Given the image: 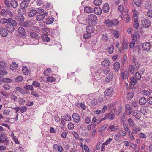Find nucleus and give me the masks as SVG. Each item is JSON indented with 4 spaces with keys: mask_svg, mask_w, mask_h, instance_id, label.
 I'll list each match as a JSON object with an SVG mask.
<instances>
[{
    "mask_svg": "<svg viewBox=\"0 0 152 152\" xmlns=\"http://www.w3.org/2000/svg\"><path fill=\"white\" fill-rule=\"evenodd\" d=\"M11 20L7 24L6 27L8 32L12 33L15 30L14 26L17 25V23L13 19Z\"/></svg>",
    "mask_w": 152,
    "mask_h": 152,
    "instance_id": "obj_1",
    "label": "nucleus"
},
{
    "mask_svg": "<svg viewBox=\"0 0 152 152\" xmlns=\"http://www.w3.org/2000/svg\"><path fill=\"white\" fill-rule=\"evenodd\" d=\"M129 74V73L127 71H124V70H122L120 74V76L122 80H123L124 78L126 79H127Z\"/></svg>",
    "mask_w": 152,
    "mask_h": 152,
    "instance_id": "obj_2",
    "label": "nucleus"
},
{
    "mask_svg": "<svg viewBox=\"0 0 152 152\" xmlns=\"http://www.w3.org/2000/svg\"><path fill=\"white\" fill-rule=\"evenodd\" d=\"M151 47V44L148 42H145L142 44V47L143 50H145L148 51Z\"/></svg>",
    "mask_w": 152,
    "mask_h": 152,
    "instance_id": "obj_3",
    "label": "nucleus"
},
{
    "mask_svg": "<svg viewBox=\"0 0 152 152\" xmlns=\"http://www.w3.org/2000/svg\"><path fill=\"white\" fill-rule=\"evenodd\" d=\"M30 34V36L32 38L38 41V40L39 39L40 37L38 36V34L34 31H31L29 33ZM39 42L36 44H37Z\"/></svg>",
    "mask_w": 152,
    "mask_h": 152,
    "instance_id": "obj_4",
    "label": "nucleus"
},
{
    "mask_svg": "<svg viewBox=\"0 0 152 152\" xmlns=\"http://www.w3.org/2000/svg\"><path fill=\"white\" fill-rule=\"evenodd\" d=\"M19 34L22 37H26V32L24 29L22 27H19L18 29Z\"/></svg>",
    "mask_w": 152,
    "mask_h": 152,
    "instance_id": "obj_5",
    "label": "nucleus"
},
{
    "mask_svg": "<svg viewBox=\"0 0 152 152\" xmlns=\"http://www.w3.org/2000/svg\"><path fill=\"white\" fill-rule=\"evenodd\" d=\"M88 19L89 20L91 21L92 22H93L96 21L97 18L95 15L91 14L88 15Z\"/></svg>",
    "mask_w": 152,
    "mask_h": 152,
    "instance_id": "obj_6",
    "label": "nucleus"
},
{
    "mask_svg": "<svg viewBox=\"0 0 152 152\" xmlns=\"http://www.w3.org/2000/svg\"><path fill=\"white\" fill-rule=\"evenodd\" d=\"M125 112L127 115H130L132 111V109L130 106L128 104L125 105Z\"/></svg>",
    "mask_w": 152,
    "mask_h": 152,
    "instance_id": "obj_7",
    "label": "nucleus"
},
{
    "mask_svg": "<svg viewBox=\"0 0 152 152\" xmlns=\"http://www.w3.org/2000/svg\"><path fill=\"white\" fill-rule=\"evenodd\" d=\"M142 23L144 27L147 28L150 26L151 22L149 20L145 19L142 21Z\"/></svg>",
    "mask_w": 152,
    "mask_h": 152,
    "instance_id": "obj_8",
    "label": "nucleus"
},
{
    "mask_svg": "<svg viewBox=\"0 0 152 152\" xmlns=\"http://www.w3.org/2000/svg\"><path fill=\"white\" fill-rule=\"evenodd\" d=\"M95 31V28L92 26H89L86 27V32L91 34L94 33Z\"/></svg>",
    "mask_w": 152,
    "mask_h": 152,
    "instance_id": "obj_9",
    "label": "nucleus"
},
{
    "mask_svg": "<svg viewBox=\"0 0 152 152\" xmlns=\"http://www.w3.org/2000/svg\"><path fill=\"white\" fill-rule=\"evenodd\" d=\"M0 34L3 37H6L7 35V30L3 27L0 28Z\"/></svg>",
    "mask_w": 152,
    "mask_h": 152,
    "instance_id": "obj_10",
    "label": "nucleus"
},
{
    "mask_svg": "<svg viewBox=\"0 0 152 152\" xmlns=\"http://www.w3.org/2000/svg\"><path fill=\"white\" fill-rule=\"evenodd\" d=\"M13 109H17V110L15 112V113H16L20 110V111L22 113H23L24 112L26 111L27 110V108L26 107L24 106H21L20 107H15Z\"/></svg>",
    "mask_w": 152,
    "mask_h": 152,
    "instance_id": "obj_11",
    "label": "nucleus"
},
{
    "mask_svg": "<svg viewBox=\"0 0 152 152\" xmlns=\"http://www.w3.org/2000/svg\"><path fill=\"white\" fill-rule=\"evenodd\" d=\"M0 142L4 143L5 145H8L9 141L7 137L5 135L3 137H0Z\"/></svg>",
    "mask_w": 152,
    "mask_h": 152,
    "instance_id": "obj_12",
    "label": "nucleus"
},
{
    "mask_svg": "<svg viewBox=\"0 0 152 152\" xmlns=\"http://www.w3.org/2000/svg\"><path fill=\"white\" fill-rule=\"evenodd\" d=\"M140 111L143 115H147L148 114L150 113L148 108L146 107H144L141 109Z\"/></svg>",
    "mask_w": 152,
    "mask_h": 152,
    "instance_id": "obj_13",
    "label": "nucleus"
},
{
    "mask_svg": "<svg viewBox=\"0 0 152 152\" xmlns=\"http://www.w3.org/2000/svg\"><path fill=\"white\" fill-rule=\"evenodd\" d=\"M48 13L45 12L43 14H39L36 17V19L38 21L42 20L45 17V16H47Z\"/></svg>",
    "mask_w": 152,
    "mask_h": 152,
    "instance_id": "obj_14",
    "label": "nucleus"
},
{
    "mask_svg": "<svg viewBox=\"0 0 152 152\" xmlns=\"http://www.w3.org/2000/svg\"><path fill=\"white\" fill-rule=\"evenodd\" d=\"M72 118L74 121L76 123H78L80 120L79 115L77 113H74L72 115Z\"/></svg>",
    "mask_w": 152,
    "mask_h": 152,
    "instance_id": "obj_15",
    "label": "nucleus"
},
{
    "mask_svg": "<svg viewBox=\"0 0 152 152\" xmlns=\"http://www.w3.org/2000/svg\"><path fill=\"white\" fill-rule=\"evenodd\" d=\"M140 113L141 111L140 112L138 110H134L133 113L134 116L136 119H139L141 118Z\"/></svg>",
    "mask_w": 152,
    "mask_h": 152,
    "instance_id": "obj_16",
    "label": "nucleus"
},
{
    "mask_svg": "<svg viewBox=\"0 0 152 152\" xmlns=\"http://www.w3.org/2000/svg\"><path fill=\"white\" fill-rule=\"evenodd\" d=\"M12 19L11 18H9L8 19H6L5 18H2L0 20V23L2 24H7V23H9Z\"/></svg>",
    "mask_w": 152,
    "mask_h": 152,
    "instance_id": "obj_17",
    "label": "nucleus"
},
{
    "mask_svg": "<svg viewBox=\"0 0 152 152\" xmlns=\"http://www.w3.org/2000/svg\"><path fill=\"white\" fill-rule=\"evenodd\" d=\"M113 91V89L111 88H110L105 90L104 92V95L106 96H109L112 94Z\"/></svg>",
    "mask_w": 152,
    "mask_h": 152,
    "instance_id": "obj_18",
    "label": "nucleus"
},
{
    "mask_svg": "<svg viewBox=\"0 0 152 152\" xmlns=\"http://www.w3.org/2000/svg\"><path fill=\"white\" fill-rule=\"evenodd\" d=\"M28 5V2L24 1L23 0L20 4V6L21 9H24L27 7Z\"/></svg>",
    "mask_w": 152,
    "mask_h": 152,
    "instance_id": "obj_19",
    "label": "nucleus"
},
{
    "mask_svg": "<svg viewBox=\"0 0 152 152\" xmlns=\"http://www.w3.org/2000/svg\"><path fill=\"white\" fill-rule=\"evenodd\" d=\"M87 100L89 102L90 104L93 106L96 105L97 103L96 99H89Z\"/></svg>",
    "mask_w": 152,
    "mask_h": 152,
    "instance_id": "obj_20",
    "label": "nucleus"
},
{
    "mask_svg": "<svg viewBox=\"0 0 152 152\" xmlns=\"http://www.w3.org/2000/svg\"><path fill=\"white\" fill-rule=\"evenodd\" d=\"M109 7L108 4L107 3H105L103 7V11L105 13H107L109 10Z\"/></svg>",
    "mask_w": 152,
    "mask_h": 152,
    "instance_id": "obj_21",
    "label": "nucleus"
},
{
    "mask_svg": "<svg viewBox=\"0 0 152 152\" xmlns=\"http://www.w3.org/2000/svg\"><path fill=\"white\" fill-rule=\"evenodd\" d=\"M41 37L42 40L45 42L49 41L50 40V38L45 34H42Z\"/></svg>",
    "mask_w": 152,
    "mask_h": 152,
    "instance_id": "obj_22",
    "label": "nucleus"
},
{
    "mask_svg": "<svg viewBox=\"0 0 152 152\" xmlns=\"http://www.w3.org/2000/svg\"><path fill=\"white\" fill-rule=\"evenodd\" d=\"M111 23V19H107L105 20L104 23L107 27L110 28L112 27Z\"/></svg>",
    "mask_w": 152,
    "mask_h": 152,
    "instance_id": "obj_23",
    "label": "nucleus"
},
{
    "mask_svg": "<svg viewBox=\"0 0 152 152\" xmlns=\"http://www.w3.org/2000/svg\"><path fill=\"white\" fill-rule=\"evenodd\" d=\"M93 11L95 13L99 15H100L102 12L101 9L99 7L94 8Z\"/></svg>",
    "mask_w": 152,
    "mask_h": 152,
    "instance_id": "obj_24",
    "label": "nucleus"
},
{
    "mask_svg": "<svg viewBox=\"0 0 152 152\" xmlns=\"http://www.w3.org/2000/svg\"><path fill=\"white\" fill-rule=\"evenodd\" d=\"M44 74L45 76H48L52 74V71L50 68H47L45 70Z\"/></svg>",
    "mask_w": 152,
    "mask_h": 152,
    "instance_id": "obj_25",
    "label": "nucleus"
},
{
    "mask_svg": "<svg viewBox=\"0 0 152 152\" xmlns=\"http://www.w3.org/2000/svg\"><path fill=\"white\" fill-rule=\"evenodd\" d=\"M114 76L113 73H110L106 77L105 80L107 82L110 81L113 78Z\"/></svg>",
    "mask_w": 152,
    "mask_h": 152,
    "instance_id": "obj_26",
    "label": "nucleus"
},
{
    "mask_svg": "<svg viewBox=\"0 0 152 152\" xmlns=\"http://www.w3.org/2000/svg\"><path fill=\"white\" fill-rule=\"evenodd\" d=\"M120 67V64L118 62H115L113 65V68L115 71H118Z\"/></svg>",
    "mask_w": 152,
    "mask_h": 152,
    "instance_id": "obj_27",
    "label": "nucleus"
},
{
    "mask_svg": "<svg viewBox=\"0 0 152 152\" xmlns=\"http://www.w3.org/2000/svg\"><path fill=\"white\" fill-rule=\"evenodd\" d=\"M84 11L85 12L89 13L92 12L93 11V8L90 7L86 6L84 8Z\"/></svg>",
    "mask_w": 152,
    "mask_h": 152,
    "instance_id": "obj_28",
    "label": "nucleus"
},
{
    "mask_svg": "<svg viewBox=\"0 0 152 152\" xmlns=\"http://www.w3.org/2000/svg\"><path fill=\"white\" fill-rule=\"evenodd\" d=\"M54 18L53 17H49L46 19V23L48 24H50L53 23L54 21Z\"/></svg>",
    "mask_w": 152,
    "mask_h": 152,
    "instance_id": "obj_29",
    "label": "nucleus"
},
{
    "mask_svg": "<svg viewBox=\"0 0 152 152\" xmlns=\"http://www.w3.org/2000/svg\"><path fill=\"white\" fill-rule=\"evenodd\" d=\"M129 69L130 73L132 74H134V71L136 69H137L135 66L132 65H130L129 66Z\"/></svg>",
    "mask_w": 152,
    "mask_h": 152,
    "instance_id": "obj_30",
    "label": "nucleus"
},
{
    "mask_svg": "<svg viewBox=\"0 0 152 152\" xmlns=\"http://www.w3.org/2000/svg\"><path fill=\"white\" fill-rule=\"evenodd\" d=\"M101 64L103 66H107L110 65V63L108 60H104L102 62Z\"/></svg>",
    "mask_w": 152,
    "mask_h": 152,
    "instance_id": "obj_31",
    "label": "nucleus"
},
{
    "mask_svg": "<svg viewBox=\"0 0 152 152\" xmlns=\"http://www.w3.org/2000/svg\"><path fill=\"white\" fill-rule=\"evenodd\" d=\"M111 22L112 27L114 26H117L119 24V21L117 19H111Z\"/></svg>",
    "mask_w": 152,
    "mask_h": 152,
    "instance_id": "obj_32",
    "label": "nucleus"
},
{
    "mask_svg": "<svg viewBox=\"0 0 152 152\" xmlns=\"http://www.w3.org/2000/svg\"><path fill=\"white\" fill-rule=\"evenodd\" d=\"M15 19L16 20L19 21L23 22L25 18L23 15H20L16 16Z\"/></svg>",
    "mask_w": 152,
    "mask_h": 152,
    "instance_id": "obj_33",
    "label": "nucleus"
},
{
    "mask_svg": "<svg viewBox=\"0 0 152 152\" xmlns=\"http://www.w3.org/2000/svg\"><path fill=\"white\" fill-rule=\"evenodd\" d=\"M147 101L146 98L144 97H142L141 98L139 101V103L141 105H144L145 104Z\"/></svg>",
    "mask_w": 152,
    "mask_h": 152,
    "instance_id": "obj_34",
    "label": "nucleus"
},
{
    "mask_svg": "<svg viewBox=\"0 0 152 152\" xmlns=\"http://www.w3.org/2000/svg\"><path fill=\"white\" fill-rule=\"evenodd\" d=\"M37 13V11L34 10H31L28 13V16L30 17L34 16Z\"/></svg>",
    "mask_w": 152,
    "mask_h": 152,
    "instance_id": "obj_35",
    "label": "nucleus"
},
{
    "mask_svg": "<svg viewBox=\"0 0 152 152\" xmlns=\"http://www.w3.org/2000/svg\"><path fill=\"white\" fill-rule=\"evenodd\" d=\"M10 5L13 8H16L18 6L17 2L15 0H12L10 2Z\"/></svg>",
    "mask_w": 152,
    "mask_h": 152,
    "instance_id": "obj_36",
    "label": "nucleus"
},
{
    "mask_svg": "<svg viewBox=\"0 0 152 152\" xmlns=\"http://www.w3.org/2000/svg\"><path fill=\"white\" fill-rule=\"evenodd\" d=\"M109 129H110L111 131H114L118 130L119 127L117 126L112 125L109 126Z\"/></svg>",
    "mask_w": 152,
    "mask_h": 152,
    "instance_id": "obj_37",
    "label": "nucleus"
},
{
    "mask_svg": "<svg viewBox=\"0 0 152 152\" xmlns=\"http://www.w3.org/2000/svg\"><path fill=\"white\" fill-rule=\"evenodd\" d=\"M18 64L15 62H13L10 65V68L12 70L16 69L18 67Z\"/></svg>",
    "mask_w": 152,
    "mask_h": 152,
    "instance_id": "obj_38",
    "label": "nucleus"
},
{
    "mask_svg": "<svg viewBox=\"0 0 152 152\" xmlns=\"http://www.w3.org/2000/svg\"><path fill=\"white\" fill-rule=\"evenodd\" d=\"M132 61L134 65V66L136 67V68L137 69H138L139 67V66H140L139 62L136 61V59L134 58H133Z\"/></svg>",
    "mask_w": 152,
    "mask_h": 152,
    "instance_id": "obj_39",
    "label": "nucleus"
},
{
    "mask_svg": "<svg viewBox=\"0 0 152 152\" xmlns=\"http://www.w3.org/2000/svg\"><path fill=\"white\" fill-rule=\"evenodd\" d=\"M134 27L136 28H137L139 27V23L137 18H134Z\"/></svg>",
    "mask_w": 152,
    "mask_h": 152,
    "instance_id": "obj_40",
    "label": "nucleus"
},
{
    "mask_svg": "<svg viewBox=\"0 0 152 152\" xmlns=\"http://www.w3.org/2000/svg\"><path fill=\"white\" fill-rule=\"evenodd\" d=\"M10 96L11 100L13 101V102H15L16 101L17 97L13 93H11Z\"/></svg>",
    "mask_w": 152,
    "mask_h": 152,
    "instance_id": "obj_41",
    "label": "nucleus"
},
{
    "mask_svg": "<svg viewBox=\"0 0 152 152\" xmlns=\"http://www.w3.org/2000/svg\"><path fill=\"white\" fill-rule=\"evenodd\" d=\"M113 34L114 37L115 38H118L119 37V32L117 30H114Z\"/></svg>",
    "mask_w": 152,
    "mask_h": 152,
    "instance_id": "obj_42",
    "label": "nucleus"
},
{
    "mask_svg": "<svg viewBox=\"0 0 152 152\" xmlns=\"http://www.w3.org/2000/svg\"><path fill=\"white\" fill-rule=\"evenodd\" d=\"M1 93L6 98H8L10 95V93L4 91H1Z\"/></svg>",
    "mask_w": 152,
    "mask_h": 152,
    "instance_id": "obj_43",
    "label": "nucleus"
},
{
    "mask_svg": "<svg viewBox=\"0 0 152 152\" xmlns=\"http://www.w3.org/2000/svg\"><path fill=\"white\" fill-rule=\"evenodd\" d=\"M4 89L6 90H9L11 86L10 85L7 83H5L3 86Z\"/></svg>",
    "mask_w": 152,
    "mask_h": 152,
    "instance_id": "obj_44",
    "label": "nucleus"
},
{
    "mask_svg": "<svg viewBox=\"0 0 152 152\" xmlns=\"http://www.w3.org/2000/svg\"><path fill=\"white\" fill-rule=\"evenodd\" d=\"M46 80L48 82H53L55 81L56 79L54 77L52 76H48L47 77Z\"/></svg>",
    "mask_w": 152,
    "mask_h": 152,
    "instance_id": "obj_45",
    "label": "nucleus"
},
{
    "mask_svg": "<svg viewBox=\"0 0 152 152\" xmlns=\"http://www.w3.org/2000/svg\"><path fill=\"white\" fill-rule=\"evenodd\" d=\"M19 104L21 105H23L25 102V100L24 99L20 97L18 98Z\"/></svg>",
    "mask_w": 152,
    "mask_h": 152,
    "instance_id": "obj_46",
    "label": "nucleus"
},
{
    "mask_svg": "<svg viewBox=\"0 0 152 152\" xmlns=\"http://www.w3.org/2000/svg\"><path fill=\"white\" fill-rule=\"evenodd\" d=\"M114 46L113 45H110L108 49V52L110 54H111L113 52Z\"/></svg>",
    "mask_w": 152,
    "mask_h": 152,
    "instance_id": "obj_47",
    "label": "nucleus"
},
{
    "mask_svg": "<svg viewBox=\"0 0 152 152\" xmlns=\"http://www.w3.org/2000/svg\"><path fill=\"white\" fill-rule=\"evenodd\" d=\"M107 127V125L106 124L102 126L101 127L98 129V131L99 132H100L102 133L106 129Z\"/></svg>",
    "mask_w": 152,
    "mask_h": 152,
    "instance_id": "obj_48",
    "label": "nucleus"
},
{
    "mask_svg": "<svg viewBox=\"0 0 152 152\" xmlns=\"http://www.w3.org/2000/svg\"><path fill=\"white\" fill-rule=\"evenodd\" d=\"M0 15L4 17H6L7 16V10H6L5 9L2 10L1 12H0Z\"/></svg>",
    "mask_w": 152,
    "mask_h": 152,
    "instance_id": "obj_49",
    "label": "nucleus"
},
{
    "mask_svg": "<svg viewBox=\"0 0 152 152\" xmlns=\"http://www.w3.org/2000/svg\"><path fill=\"white\" fill-rule=\"evenodd\" d=\"M91 35V34L86 32L83 35V37L85 39H88Z\"/></svg>",
    "mask_w": 152,
    "mask_h": 152,
    "instance_id": "obj_50",
    "label": "nucleus"
},
{
    "mask_svg": "<svg viewBox=\"0 0 152 152\" xmlns=\"http://www.w3.org/2000/svg\"><path fill=\"white\" fill-rule=\"evenodd\" d=\"M128 123H129V125L132 127L134 126V123L133 121V120L129 118L128 120Z\"/></svg>",
    "mask_w": 152,
    "mask_h": 152,
    "instance_id": "obj_51",
    "label": "nucleus"
},
{
    "mask_svg": "<svg viewBox=\"0 0 152 152\" xmlns=\"http://www.w3.org/2000/svg\"><path fill=\"white\" fill-rule=\"evenodd\" d=\"M137 81L136 79L133 77L131 78L130 83L132 85H134L137 83Z\"/></svg>",
    "mask_w": 152,
    "mask_h": 152,
    "instance_id": "obj_52",
    "label": "nucleus"
},
{
    "mask_svg": "<svg viewBox=\"0 0 152 152\" xmlns=\"http://www.w3.org/2000/svg\"><path fill=\"white\" fill-rule=\"evenodd\" d=\"M15 90L17 92H19L21 94H23L25 93L24 90L21 88L17 87L15 88Z\"/></svg>",
    "mask_w": 152,
    "mask_h": 152,
    "instance_id": "obj_53",
    "label": "nucleus"
},
{
    "mask_svg": "<svg viewBox=\"0 0 152 152\" xmlns=\"http://www.w3.org/2000/svg\"><path fill=\"white\" fill-rule=\"evenodd\" d=\"M32 85H34L36 87L39 88L41 87L40 83L36 81H33V82L32 83Z\"/></svg>",
    "mask_w": 152,
    "mask_h": 152,
    "instance_id": "obj_54",
    "label": "nucleus"
},
{
    "mask_svg": "<svg viewBox=\"0 0 152 152\" xmlns=\"http://www.w3.org/2000/svg\"><path fill=\"white\" fill-rule=\"evenodd\" d=\"M102 3V0H94V4L96 6H99Z\"/></svg>",
    "mask_w": 152,
    "mask_h": 152,
    "instance_id": "obj_55",
    "label": "nucleus"
},
{
    "mask_svg": "<svg viewBox=\"0 0 152 152\" xmlns=\"http://www.w3.org/2000/svg\"><path fill=\"white\" fill-rule=\"evenodd\" d=\"M64 120L66 121H69L71 120V117L69 114H67L64 116Z\"/></svg>",
    "mask_w": 152,
    "mask_h": 152,
    "instance_id": "obj_56",
    "label": "nucleus"
},
{
    "mask_svg": "<svg viewBox=\"0 0 152 152\" xmlns=\"http://www.w3.org/2000/svg\"><path fill=\"white\" fill-rule=\"evenodd\" d=\"M24 88L26 90H29L31 91H33L34 90L33 86L28 85H26Z\"/></svg>",
    "mask_w": 152,
    "mask_h": 152,
    "instance_id": "obj_57",
    "label": "nucleus"
},
{
    "mask_svg": "<svg viewBox=\"0 0 152 152\" xmlns=\"http://www.w3.org/2000/svg\"><path fill=\"white\" fill-rule=\"evenodd\" d=\"M102 39L104 41L107 42L108 39V38L107 34H105L102 35Z\"/></svg>",
    "mask_w": 152,
    "mask_h": 152,
    "instance_id": "obj_58",
    "label": "nucleus"
},
{
    "mask_svg": "<svg viewBox=\"0 0 152 152\" xmlns=\"http://www.w3.org/2000/svg\"><path fill=\"white\" fill-rule=\"evenodd\" d=\"M74 126L73 124L71 122H69L68 124V128L69 130H73L74 129Z\"/></svg>",
    "mask_w": 152,
    "mask_h": 152,
    "instance_id": "obj_59",
    "label": "nucleus"
},
{
    "mask_svg": "<svg viewBox=\"0 0 152 152\" xmlns=\"http://www.w3.org/2000/svg\"><path fill=\"white\" fill-rule=\"evenodd\" d=\"M114 138L115 140L120 142L121 141V137L117 134L115 135L114 136Z\"/></svg>",
    "mask_w": 152,
    "mask_h": 152,
    "instance_id": "obj_60",
    "label": "nucleus"
},
{
    "mask_svg": "<svg viewBox=\"0 0 152 152\" xmlns=\"http://www.w3.org/2000/svg\"><path fill=\"white\" fill-rule=\"evenodd\" d=\"M134 2L138 7H140L141 6V3L140 0H134Z\"/></svg>",
    "mask_w": 152,
    "mask_h": 152,
    "instance_id": "obj_61",
    "label": "nucleus"
},
{
    "mask_svg": "<svg viewBox=\"0 0 152 152\" xmlns=\"http://www.w3.org/2000/svg\"><path fill=\"white\" fill-rule=\"evenodd\" d=\"M7 15H8L9 17L11 18L13 16V14L10 10L8 9L7 10Z\"/></svg>",
    "mask_w": 152,
    "mask_h": 152,
    "instance_id": "obj_62",
    "label": "nucleus"
},
{
    "mask_svg": "<svg viewBox=\"0 0 152 152\" xmlns=\"http://www.w3.org/2000/svg\"><path fill=\"white\" fill-rule=\"evenodd\" d=\"M29 21H25L22 24L21 26L24 27H27L29 26Z\"/></svg>",
    "mask_w": 152,
    "mask_h": 152,
    "instance_id": "obj_63",
    "label": "nucleus"
},
{
    "mask_svg": "<svg viewBox=\"0 0 152 152\" xmlns=\"http://www.w3.org/2000/svg\"><path fill=\"white\" fill-rule=\"evenodd\" d=\"M23 80V77L21 76H18L15 79V81L17 82H21Z\"/></svg>",
    "mask_w": 152,
    "mask_h": 152,
    "instance_id": "obj_64",
    "label": "nucleus"
}]
</instances>
